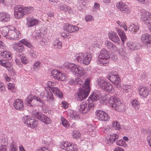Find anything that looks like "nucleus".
<instances>
[{
	"instance_id": "obj_3",
	"label": "nucleus",
	"mask_w": 151,
	"mask_h": 151,
	"mask_svg": "<svg viewBox=\"0 0 151 151\" xmlns=\"http://www.w3.org/2000/svg\"><path fill=\"white\" fill-rule=\"evenodd\" d=\"M109 58L108 51L106 49H103L100 52L97 63L100 66H106L108 64Z\"/></svg>"
},
{
	"instance_id": "obj_10",
	"label": "nucleus",
	"mask_w": 151,
	"mask_h": 151,
	"mask_svg": "<svg viewBox=\"0 0 151 151\" xmlns=\"http://www.w3.org/2000/svg\"><path fill=\"white\" fill-rule=\"evenodd\" d=\"M22 119L23 122L26 125L32 129L34 128L38 124L37 121L33 119H31L30 116H24Z\"/></svg>"
},
{
	"instance_id": "obj_44",
	"label": "nucleus",
	"mask_w": 151,
	"mask_h": 151,
	"mask_svg": "<svg viewBox=\"0 0 151 151\" xmlns=\"http://www.w3.org/2000/svg\"><path fill=\"white\" fill-rule=\"evenodd\" d=\"M20 42L24 45L28 47L32 48L33 47V45L31 44L30 42L26 39H24L21 40L20 41Z\"/></svg>"
},
{
	"instance_id": "obj_35",
	"label": "nucleus",
	"mask_w": 151,
	"mask_h": 151,
	"mask_svg": "<svg viewBox=\"0 0 151 151\" xmlns=\"http://www.w3.org/2000/svg\"><path fill=\"white\" fill-rule=\"evenodd\" d=\"M91 54L87 53H84L83 64L88 65L91 59Z\"/></svg>"
},
{
	"instance_id": "obj_46",
	"label": "nucleus",
	"mask_w": 151,
	"mask_h": 151,
	"mask_svg": "<svg viewBox=\"0 0 151 151\" xmlns=\"http://www.w3.org/2000/svg\"><path fill=\"white\" fill-rule=\"evenodd\" d=\"M131 104L136 110L139 109L140 106V103L137 100H133L131 101Z\"/></svg>"
},
{
	"instance_id": "obj_27",
	"label": "nucleus",
	"mask_w": 151,
	"mask_h": 151,
	"mask_svg": "<svg viewBox=\"0 0 151 151\" xmlns=\"http://www.w3.org/2000/svg\"><path fill=\"white\" fill-rule=\"evenodd\" d=\"M116 31L120 37L121 40L124 44L127 39V37L124 30L118 27H115Z\"/></svg>"
},
{
	"instance_id": "obj_29",
	"label": "nucleus",
	"mask_w": 151,
	"mask_h": 151,
	"mask_svg": "<svg viewBox=\"0 0 151 151\" xmlns=\"http://www.w3.org/2000/svg\"><path fill=\"white\" fill-rule=\"evenodd\" d=\"M105 44L106 47L110 51L114 52L117 49L116 45L109 40H106L105 41Z\"/></svg>"
},
{
	"instance_id": "obj_15",
	"label": "nucleus",
	"mask_w": 151,
	"mask_h": 151,
	"mask_svg": "<svg viewBox=\"0 0 151 151\" xmlns=\"http://www.w3.org/2000/svg\"><path fill=\"white\" fill-rule=\"evenodd\" d=\"M35 115L37 119L45 124H48L51 122V120L49 117L40 112H37Z\"/></svg>"
},
{
	"instance_id": "obj_8",
	"label": "nucleus",
	"mask_w": 151,
	"mask_h": 151,
	"mask_svg": "<svg viewBox=\"0 0 151 151\" xmlns=\"http://www.w3.org/2000/svg\"><path fill=\"white\" fill-rule=\"evenodd\" d=\"M8 38L13 40H18L21 37L19 31L16 28L12 26L9 28Z\"/></svg>"
},
{
	"instance_id": "obj_52",
	"label": "nucleus",
	"mask_w": 151,
	"mask_h": 151,
	"mask_svg": "<svg viewBox=\"0 0 151 151\" xmlns=\"http://www.w3.org/2000/svg\"><path fill=\"white\" fill-rule=\"evenodd\" d=\"M116 144L119 146L125 147L127 146V144L125 141L122 139H119L116 142Z\"/></svg>"
},
{
	"instance_id": "obj_12",
	"label": "nucleus",
	"mask_w": 151,
	"mask_h": 151,
	"mask_svg": "<svg viewBox=\"0 0 151 151\" xmlns=\"http://www.w3.org/2000/svg\"><path fill=\"white\" fill-rule=\"evenodd\" d=\"M61 147L66 151H77V147L76 145L68 142L63 143Z\"/></svg>"
},
{
	"instance_id": "obj_58",
	"label": "nucleus",
	"mask_w": 151,
	"mask_h": 151,
	"mask_svg": "<svg viewBox=\"0 0 151 151\" xmlns=\"http://www.w3.org/2000/svg\"><path fill=\"white\" fill-rule=\"evenodd\" d=\"M22 63L24 64H26L28 63L29 60L27 59V58L24 56H22L20 58Z\"/></svg>"
},
{
	"instance_id": "obj_51",
	"label": "nucleus",
	"mask_w": 151,
	"mask_h": 151,
	"mask_svg": "<svg viewBox=\"0 0 151 151\" xmlns=\"http://www.w3.org/2000/svg\"><path fill=\"white\" fill-rule=\"evenodd\" d=\"M112 125L114 128L116 130H119L121 128L119 123L116 121L113 122Z\"/></svg>"
},
{
	"instance_id": "obj_11",
	"label": "nucleus",
	"mask_w": 151,
	"mask_h": 151,
	"mask_svg": "<svg viewBox=\"0 0 151 151\" xmlns=\"http://www.w3.org/2000/svg\"><path fill=\"white\" fill-rule=\"evenodd\" d=\"M51 75L55 79L60 81H64L66 78L65 74L56 69H53L52 70Z\"/></svg>"
},
{
	"instance_id": "obj_4",
	"label": "nucleus",
	"mask_w": 151,
	"mask_h": 151,
	"mask_svg": "<svg viewBox=\"0 0 151 151\" xmlns=\"http://www.w3.org/2000/svg\"><path fill=\"white\" fill-rule=\"evenodd\" d=\"M109 103L113 109L118 111H120L124 109L123 105L121 103L119 99L115 96L110 97L109 100Z\"/></svg>"
},
{
	"instance_id": "obj_24",
	"label": "nucleus",
	"mask_w": 151,
	"mask_h": 151,
	"mask_svg": "<svg viewBox=\"0 0 151 151\" xmlns=\"http://www.w3.org/2000/svg\"><path fill=\"white\" fill-rule=\"evenodd\" d=\"M58 8L60 11L67 13H73V11L67 5L63 4H58Z\"/></svg>"
},
{
	"instance_id": "obj_43",
	"label": "nucleus",
	"mask_w": 151,
	"mask_h": 151,
	"mask_svg": "<svg viewBox=\"0 0 151 151\" xmlns=\"http://www.w3.org/2000/svg\"><path fill=\"white\" fill-rule=\"evenodd\" d=\"M122 88L124 92L127 93L131 91L132 89L131 85L126 84H123L122 86Z\"/></svg>"
},
{
	"instance_id": "obj_25",
	"label": "nucleus",
	"mask_w": 151,
	"mask_h": 151,
	"mask_svg": "<svg viewBox=\"0 0 151 151\" xmlns=\"http://www.w3.org/2000/svg\"><path fill=\"white\" fill-rule=\"evenodd\" d=\"M14 106L17 110H22L24 109L23 102L20 99H16L14 102Z\"/></svg>"
},
{
	"instance_id": "obj_54",
	"label": "nucleus",
	"mask_w": 151,
	"mask_h": 151,
	"mask_svg": "<svg viewBox=\"0 0 151 151\" xmlns=\"http://www.w3.org/2000/svg\"><path fill=\"white\" fill-rule=\"evenodd\" d=\"M72 135L73 138L77 139L81 136V134L78 131L75 130L72 133Z\"/></svg>"
},
{
	"instance_id": "obj_49",
	"label": "nucleus",
	"mask_w": 151,
	"mask_h": 151,
	"mask_svg": "<svg viewBox=\"0 0 151 151\" xmlns=\"http://www.w3.org/2000/svg\"><path fill=\"white\" fill-rule=\"evenodd\" d=\"M18 146L16 143L13 142L11 144L9 151H17Z\"/></svg>"
},
{
	"instance_id": "obj_40",
	"label": "nucleus",
	"mask_w": 151,
	"mask_h": 151,
	"mask_svg": "<svg viewBox=\"0 0 151 151\" xmlns=\"http://www.w3.org/2000/svg\"><path fill=\"white\" fill-rule=\"evenodd\" d=\"M52 46L55 49H59L62 47L61 42L58 40H56L52 43Z\"/></svg>"
},
{
	"instance_id": "obj_48",
	"label": "nucleus",
	"mask_w": 151,
	"mask_h": 151,
	"mask_svg": "<svg viewBox=\"0 0 151 151\" xmlns=\"http://www.w3.org/2000/svg\"><path fill=\"white\" fill-rule=\"evenodd\" d=\"M0 141L1 142V146H4L6 147L8 145V139L7 138L4 136L2 137L0 139Z\"/></svg>"
},
{
	"instance_id": "obj_19",
	"label": "nucleus",
	"mask_w": 151,
	"mask_h": 151,
	"mask_svg": "<svg viewBox=\"0 0 151 151\" xmlns=\"http://www.w3.org/2000/svg\"><path fill=\"white\" fill-rule=\"evenodd\" d=\"M141 42L144 45H147L151 44V35L147 33L142 35L141 37Z\"/></svg>"
},
{
	"instance_id": "obj_37",
	"label": "nucleus",
	"mask_w": 151,
	"mask_h": 151,
	"mask_svg": "<svg viewBox=\"0 0 151 151\" xmlns=\"http://www.w3.org/2000/svg\"><path fill=\"white\" fill-rule=\"evenodd\" d=\"M108 92L113 93L114 91V88L113 85L110 83L107 82L103 89Z\"/></svg>"
},
{
	"instance_id": "obj_17",
	"label": "nucleus",
	"mask_w": 151,
	"mask_h": 151,
	"mask_svg": "<svg viewBox=\"0 0 151 151\" xmlns=\"http://www.w3.org/2000/svg\"><path fill=\"white\" fill-rule=\"evenodd\" d=\"M116 7L122 13H129L130 12L128 6L123 2H120L117 3L116 4Z\"/></svg>"
},
{
	"instance_id": "obj_32",
	"label": "nucleus",
	"mask_w": 151,
	"mask_h": 151,
	"mask_svg": "<svg viewBox=\"0 0 151 151\" xmlns=\"http://www.w3.org/2000/svg\"><path fill=\"white\" fill-rule=\"evenodd\" d=\"M128 48L131 51L137 50L138 49V44L133 42H127L126 43Z\"/></svg>"
},
{
	"instance_id": "obj_63",
	"label": "nucleus",
	"mask_w": 151,
	"mask_h": 151,
	"mask_svg": "<svg viewBox=\"0 0 151 151\" xmlns=\"http://www.w3.org/2000/svg\"><path fill=\"white\" fill-rule=\"evenodd\" d=\"M5 90L4 84L0 82V91L1 93H4Z\"/></svg>"
},
{
	"instance_id": "obj_39",
	"label": "nucleus",
	"mask_w": 151,
	"mask_h": 151,
	"mask_svg": "<svg viewBox=\"0 0 151 151\" xmlns=\"http://www.w3.org/2000/svg\"><path fill=\"white\" fill-rule=\"evenodd\" d=\"M34 8L32 6H24V16L32 13L34 11Z\"/></svg>"
},
{
	"instance_id": "obj_38",
	"label": "nucleus",
	"mask_w": 151,
	"mask_h": 151,
	"mask_svg": "<svg viewBox=\"0 0 151 151\" xmlns=\"http://www.w3.org/2000/svg\"><path fill=\"white\" fill-rule=\"evenodd\" d=\"M118 135L116 134H114L110 136L109 138L107 139V143L108 144H112L115 141L118 139Z\"/></svg>"
},
{
	"instance_id": "obj_59",
	"label": "nucleus",
	"mask_w": 151,
	"mask_h": 151,
	"mask_svg": "<svg viewBox=\"0 0 151 151\" xmlns=\"http://www.w3.org/2000/svg\"><path fill=\"white\" fill-rule=\"evenodd\" d=\"M7 86L9 89L11 90L12 92L14 91V90L15 89V85L14 83H9Z\"/></svg>"
},
{
	"instance_id": "obj_42",
	"label": "nucleus",
	"mask_w": 151,
	"mask_h": 151,
	"mask_svg": "<svg viewBox=\"0 0 151 151\" xmlns=\"http://www.w3.org/2000/svg\"><path fill=\"white\" fill-rule=\"evenodd\" d=\"M84 53H80L75 55L76 60L78 63H83Z\"/></svg>"
},
{
	"instance_id": "obj_6",
	"label": "nucleus",
	"mask_w": 151,
	"mask_h": 151,
	"mask_svg": "<svg viewBox=\"0 0 151 151\" xmlns=\"http://www.w3.org/2000/svg\"><path fill=\"white\" fill-rule=\"evenodd\" d=\"M95 105L89 101H83L78 107L79 112L82 113H86L90 110L93 109Z\"/></svg>"
},
{
	"instance_id": "obj_33",
	"label": "nucleus",
	"mask_w": 151,
	"mask_h": 151,
	"mask_svg": "<svg viewBox=\"0 0 151 151\" xmlns=\"http://www.w3.org/2000/svg\"><path fill=\"white\" fill-rule=\"evenodd\" d=\"M10 19V15L6 13L1 12L0 13V21L4 22H7Z\"/></svg>"
},
{
	"instance_id": "obj_45",
	"label": "nucleus",
	"mask_w": 151,
	"mask_h": 151,
	"mask_svg": "<svg viewBox=\"0 0 151 151\" xmlns=\"http://www.w3.org/2000/svg\"><path fill=\"white\" fill-rule=\"evenodd\" d=\"M41 65V63L40 61H36L33 65V70L35 71L38 70L40 69Z\"/></svg>"
},
{
	"instance_id": "obj_47",
	"label": "nucleus",
	"mask_w": 151,
	"mask_h": 151,
	"mask_svg": "<svg viewBox=\"0 0 151 151\" xmlns=\"http://www.w3.org/2000/svg\"><path fill=\"white\" fill-rule=\"evenodd\" d=\"M119 54L122 58L126 59L127 58V53L124 49H119Z\"/></svg>"
},
{
	"instance_id": "obj_7",
	"label": "nucleus",
	"mask_w": 151,
	"mask_h": 151,
	"mask_svg": "<svg viewBox=\"0 0 151 151\" xmlns=\"http://www.w3.org/2000/svg\"><path fill=\"white\" fill-rule=\"evenodd\" d=\"M142 13L141 19L151 32V14L145 10L142 11Z\"/></svg>"
},
{
	"instance_id": "obj_14",
	"label": "nucleus",
	"mask_w": 151,
	"mask_h": 151,
	"mask_svg": "<svg viewBox=\"0 0 151 151\" xmlns=\"http://www.w3.org/2000/svg\"><path fill=\"white\" fill-rule=\"evenodd\" d=\"M33 100H36L37 101H38L40 103L42 104H43V101L39 97L32 95H29L28 96L25 101L26 104L28 106H33V105L32 104V101Z\"/></svg>"
},
{
	"instance_id": "obj_16",
	"label": "nucleus",
	"mask_w": 151,
	"mask_h": 151,
	"mask_svg": "<svg viewBox=\"0 0 151 151\" xmlns=\"http://www.w3.org/2000/svg\"><path fill=\"white\" fill-rule=\"evenodd\" d=\"M96 114L98 119L100 121H107L109 119L108 114L102 111L97 110L96 112Z\"/></svg>"
},
{
	"instance_id": "obj_36",
	"label": "nucleus",
	"mask_w": 151,
	"mask_h": 151,
	"mask_svg": "<svg viewBox=\"0 0 151 151\" xmlns=\"http://www.w3.org/2000/svg\"><path fill=\"white\" fill-rule=\"evenodd\" d=\"M51 90L54 94H55L60 98H61L63 97V93L58 87L52 88Z\"/></svg>"
},
{
	"instance_id": "obj_60",
	"label": "nucleus",
	"mask_w": 151,
	"mask_h": 151,
	"mask_svg": "<svg viewBox=\"0 0 151 151\" xmlns=\"http://www.w3.org/2000/svg\"><path fill=\"white\" fill-rule=\"evenodd\" d=\"M6 4L12 5L16 2V0H2Z\"/></svg>"
},
{
	"instance_id": "obj_53",
	"label": "nucleus",
	"mask_w": 151,
	"mask_h": 151,
	"mask_svg": "<svg viewBox=\"0 0 151 151\" xmlns=\"http://www.w3.org/2000/svg\"><path fill=\"white\" fill-rule=\"evenodd\" d=\"M141 132L145 134H148L149 136L151 135V131L148 128H142L141 129Z\"/></svg>"
},
{
	"instance_id": "obj_5",
	"label": "nucleus",
	"mask_w": 151,
	"mask_h": 151,
	"mask_svg": "<svg viewBox=\"0 0 151 151\" xmlns=\"http://www.w3.org/2000/svg\"><path fill=\"white\" fill-rule=\"evenodd\" d=\"M106 78L117 88H119L120 87L121 84V79L116 72L112 71L108 73Z\"/></svg>"
},
{
	"instance_id": "obj_55",
	"label": "nucleus",
	"mask_w": 151,
	"mask_h": 151,
	"mask_svg": "<svg viewBox=\"0 0 151 151\" xmlns=\"http://www.w3.org/2000/svg\"><path fill=\"white\" fill-rule=\"evenodd\" d=\"M70 115L73 119L77 120L80 118V116L78 114H76L73 112H72V114L70 113Z\"/></svg>"
},
{
	"instance_id": "obj_23",
	"label": "nucleus",
	"mask_w": 151,
	"mask_h": 151,
	"mask_svg": "<svg viewBox=\"0 0 151 151\" xmlns=\"http://www.w3.org/2000/svg\"><path fill=\"white\" fill-rule=\"evenodd\" d=\"M35 39L38 40V39H40V41L39 44L42 46H44L46 44V42H45L44 37V35L41 32H36L35 35Z\"/></svg>"
},
{
	"instance_id": "obj_31",
	"label": "nucleus",
	"mask_w": 151,
	"mask_h": 151,
	"mask_svg": "<svg viewBox=\"0 0 151 151\" xmlns=\"http://www.w3.org/2000/svg\"><path fill=\"white\" fill-rule=\"evenodd\" d=\"M12 27V26L9 25L3 27L0 29L1 32L3 36L8 38V36L10 30L9 28Z\"/></svg>"
},
{
	"instance_id": "obj_34",
	"label": "nucleus",
	"mask_w": 151,
	"mask_h": 151,
	"mask_svg": "<svg viewBox=\"0 0 151 151\" xmlns=\"http://www.w3.org/2000/svg\"><path fill=\"white\" fill-rule=\"evenodd\" d=\"M69 83L71 85H74L76 84L80 85L83 84V81L79 77L75 78V80L72 78H71L69 81Z\"/></svg>"
},
{
	"instance_id": "obj_26",
	"label": "nucleus",
	"mask_w": 151,
	"mask_h": 151,
	"mask_svg": "<svg viewBox=\"0 0 151 151\" xmlns=\"http://www.w3.org/2000/svg\"><path fill=\"white\" fill-rule=\"evenodd\" d=\"M129 31L132 34H136L139 30V27L137 24L132 23L128 28Z\"/></svg>"
},
{
	"instance_id": "obj_13",
	"label": "nucleus",
	"mask_w": 151,
	"mask_h": 151,
	"mask_svg": "<svg viewBox=\"0 0 151 151\" xmlns=\"http://www.w3.org/2000/svg\"><path fill=\"white\" fill-rule=\"evenodd\" d=\"M26 25L28 28H31L39 24L40 21L33 17H28L26 18Z\"/></svg>"
},
{
	"instance_id": "obj_22",
	"label": "nucleus",
	"mask_w": 151,
	"mask_h": 151,
	"mask_svg": "<svg viewBox=\"0 0 151 151\" xmlns=\"http://www.w3.org/2000/svg\"><path fill=\"white\" fill-rule=\"evenodd\" d=\"M101 97V95L100 92L99 91H95L89 97V101L90 100L91 102L94 101L99 100Z\"/></svg>"
},
{
	"instance_id": "obj_64",
	"label": "nucleus",
	"mask_w": 151,
	"mask_h": 151,
	"mask_svg": "<svg viewBox=\"0 0 151 151\" xmlns=\"http://www.w3.org/2000/svg\"><path fill=\"white\" fill-rule=\"evenodd\" d=\"M134 59L136 63L137 64H139L141 59V57L139 55H137Z\"/></svg>"
},
{
	"instance_id": "obj_62",
	"label": "nucleus",
	"mask_w": 151,
	"mask_h": 151,
	"mask_svg": "<svg viewBox=\"0 0 151 151\" xmlns=\"http://www.w3.org/2000/svg\"><path fill=\"white\" fill-rule=\"evenodd\" d=\"M85 20L87 22H90L94 20L93 17L91 15H88L86 17Z\"/></svg>"
},
{
	"instance_id": "obj_1",
	"label": "nucleus",
	"mask_w": 151,
	"mask_h": 151,
	"mask_svg": "<svg viewBox=\"0 0 151 151\" xmlns=\"http://www.w3.org/2000/svg\"><path fill=\"white\" fill-rule=\"evenodd\" d=\"M89 79H85V82L75 94V96L77 100L80 101L85 99L88 96L90 91Z\"/></svg>"
},
{
	"instance_id": "obj_28",
	"label": "nucleus",
	"mask_w": 151,
	"mask_h": 151,
	"mask_svg": "<svg viewBox=\"0 0 151 151\" xmlns=\"http://www.w3.org/2000/svg\"><path fill=\"white\" fill-rule=\"evenodd\" d=\"M139 93L140 96L144 97H146L149 94V91L146 87H140L138 88Z\"/></svg>"
},
{
	"instance_id": "obj_18",
	"label": "nucleus",
	"mask_w": 151,
	"mask_h": 151,
	"mask_svg": "<svg viewBox=\"0 0 151 151\" xmlns=\"http://www.w3.org/2000/svg\"><path fill=\"white\" fill-rule=\"evenodd\" d=\"M12 47L15 51L19 52L20 55L22 54V52L24 50V47L22 43L19 42L15 43L12 45Z\"/></svg>"
},
{
	"instance_id": "obj_50",
	"label": "nucleus",
	"mask_w": 151,
	"mask_h": 151,
	"mask_svg": "<svg viewBox=\"0 0 151 151\" xmlns=\"http://www.w3.org/2000/svg\"><path fill=\"white\" fill-rule=\"evenodd\" d=\"M61 122L63 126L66 128L69 127V125L68 122L63 117H61Z\"/></svg>"
},
{
	"instance_id": "obj_41",
	"label": "nucleus",
	"mask_w": 151,
	"mask_h": 151,
	"mask_svg": "<svg viewBox=\"0 0 151 151\" xmlns=\"http://www.w3.org/2000/svg\"><path fill=\"white\" fill-rule=\"evenodd\" d=\"M107 82L102 78H100L97 80V85L101 88L103 89Z\"/></svg>"
},
{
	"instance_id": "obj_57",
	"label": "nucleus",
	"mask_w": 151,
	"mask_h": 151,
	"mask_svg": "<svg viewBox=\"0 0 151 151\" xmlns=\"http://www.w3.org/2000/svg\"><path fill=\"white\" fill-rule=\"evenodd\" d=\"M72 26L68 23H66L65 25L64 29L70 33L72 31L71 29Z\"/></svg>"
},
{
	"instance_id": "obj_20",
	"label": "nucleus",
	"mask_w": 151,
	"mask_h": 151,
	"mask_svg": "<svg viewBox=\"0 0 151 151\" xmlns=\"http://www.w3.org/2000/svg\"><path fill=\"white\" fill-rule=\"evenodd\" d=\"M108 35L109 38L111 41L118 44L120 43L119 38L116 33L111 31L108 33Z\"/></svg>"
},
{
	"instance_id": "obj_56",
	"label": "nucleus",
	"mask_w": 151,
	"mask_h": 151,
	"mask_svg": "<svg viewBox=\"0 0 151 151\" xmlns=\"http://www.w3.org/2000/svg\"><path fill=\"white\" fill-rule=\"evenodd\" d=\"M55 84V83L54 82H52L51 81H48L47 82V85L48 88L45 87V88H46L47 91L50 90V88L51 89L52 88H53L52 87L54 86Z\"/></svg>"
},
{
	"instance_id": "obj_2",
	"label": "nucleus",
	"mask_w": 151,
	"mask_h": 151,
	"mask_svg": "<svg viewBox=\"0 0 151 151\" xmlns=\"http://www.w3.org/2000/svg\"><path fill=\"white\" fill-rule=\"evenodd\" d=\"M63 65L66 69L71 71L73 74H78L81 78L84 79L87 76V73L86 71L78 65L66 62Z\"/></svg>"
},
{
	"instance_id": "obj_61",
	"label": "nucleus",
	"mask_w": 151,
	"mask_h": 151,
	"mask_svg": "<svg viewBox=\"0 0 151 151\" xmlns=\"http://www.w3.org/2000/svg\"><path fill=\"white\" fill-rule=\"evenodd\" d=\"M30 55L33 58H36L37 57V53L35 51L32 50L30 52Z\"/></svg>"
},
{
	"instance_id": "obj_30",
	"label": "nucleus",
	"mask_w": 151,
	"mask_h": 151,
	"mask_svg": "<svg viewBox=\"0 0 151 151\" xmlns=\"http://www.w3.org/2000/svg\"><path fill=\"white\" fill-rule=\"evenodd\" d=\"M1 58L4 60H10L12 58V55L10 52L4 50L0 53Z\"/></svg>"
},
{
	"instance_id": "obj_9",
	"label": "nucleus",
	"mask_w": 151,
	"mask_h": 151,
	"mask_svg": "<svg viewBox=\"0 0 151 151\" xmlns=\"http://www.w3.org/2000/svg\"><path fill=\"white\" fill-rule=\"evenodd\" d=\"M14 9V15L16 19H21L24 16V6L20 5L16 6Z\"/></svg>"
},
{
	"instance_id": "obj_21",
	"label": "nucleus",
	"mask_w": 151,
	"mask_h": 151,
	"mask_svg": "<svg viewBox=\"0 0 151 151\" xmlns=\"http://www.w3.org/2000/svg\"><path fill=\"white\" fill-rule=\"evenodd\" d=\"M45 90L46 91L47 93L46 99L47 101L51 105H54L55 99L53 97L52 93L50 90L47 91L46 88H45Z\"/></svg>"
}]
</instances>
